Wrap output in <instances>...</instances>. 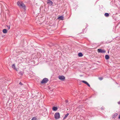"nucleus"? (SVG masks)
<instances>
[{
	"mask_svg": "<svg viewBox=\"0 0 120 120\" xmlns=\"http://www.w3.org/2000/svg\"><path fill=\"white\" fill-rule=\"evenodd\" d=\"M54 117L56 119H59L60 117L59 113L58 112L55 113L54 114Z\"/></svg>",
	"mask_w": 120,
	"mask_h": 120,
	"instance_id": "3",
	"label": "nucleus"
},
{
	"mask_svg": "<svg viewBox=\"0 0 120 120\" xmlns=\"http://www.w3.org/2000/svg\"><path fill=\"white\" fill-rule=\"evenodd\" d=\"M58 109V108L57 107H53L52 108V110L54 111H56Z\"/></svg>",
	"mask_w": 120,
	"mask_h": 120,
	"instance_id": "10",
	"label": "nucleus"
},
{
	"mask_svg": "<svg viewBox=\"0 0 120 120\" xmlns=\"http://www.w3.org/2000/svg\"><path fill=\"white\" fill-rule=\"evenodd\" d=\"M6 26L7 27V28L8 29V30H9L10 28V26H8V25H6Z\"/></svg>",
	"mask_w": 120,
	"mask_h": 120,
	"instance_id": "20",
	"label": "nucleus"
},
{
	"mask_svg": "<svg viewBox=\"0 0 120 120\" xmlns=\"http://www.w3.org/2000/svg\"><path fill=\"white\" fill-rule=\"evenodd\" d=\"M19 74L20 75H22L23 74V73L21 72V71H20V72L19 73Z\"/></svg>",
	"mask_w": 120,
	"mask_h": 120,
	"instance_id": "18",
	"label": "nucleus"
},
{
	"mask_svg": "<svg viewBox=\"0 0 120 120\" xmlns=\"http://www.w3.org/2000/svg\"><path fill=\"white\" fill-rule=\"evenodd\" d=\"M118 114L117 113H116L114 115H113L112 116V118H116V117L117 116Z\"/></svg>",
	"mask_w": 120,
	"mask_h": 120,
	"instance_id": "8",
	"label": "nucleus"
},
{
	"mask_svg": "<svg viewBox=\"0 0 120 120\" xmlns=\"http://www.w3.org/2000/svg\"><path fill=\"white\" fill-rule=\"evenodd\" d=\"M118 118L119 119H120V115H119V117H118Z\"/></svg>",
	"mask_w": 120,
	"mask_h": 120,
	"instance_id": "25",
	"label": "nucleus"
},
{
	"mask_svg": "<svg viewBox=\"0 0 120 120\" xmlns=\"http://www.w3.org/2000/svg\"><path fill=\"white\" fill-rule=\"evenodd\" d=\"M49 81V79L48 78H44L42 81L41 82V83L42 84L46 83Z\"/></svg>",
	"mask_w": 120,
	"mask_h": 120,
	"instance_id": "2",
	"label": "nucleus"
},
{
	"mask_svg": "<svg viewBox=\"0 0 120 120\" xmlns=\"http://www.w3.org/2000/svg\"><path fill=\"white\" fill-rule=\"evenodd\" d=\"M11 67L12 68H13L15 70H16V69L15 68V64H13L12 65Z\"/></svg>",
	"mask_w": 120,
	"mask_h": 120,
	"instance_id": "13",
	"label": "nucleus"
},
{
	"mask_svg": "<svg viewBox=\"0 0 120 120\" xmlns=\"http://www.w3.org/2000/svg\"><path fill=\"white\" fill-rule=\"evenodd\" d=\"M69 113H67L64 116L63 118V120H64L69 115Z\"/></svg>",
	"mask_w": 120,
	"mask_h": 120,
	"instance_id": "15",
	"label": "nucleus"
},
{
	"mask_svg": "<svg viewBox=\"0 0 120 120\" xmlns=\"http://www.w3.org/2000/svg\"><path fill=\"white\" fill-rule=\"evenodd\" d=\"M47 3L50 5L52 6L53 5L52 4H53V3L50 0H47Z\"/></svg>",
	"mask_w": 120,
	"mask_h": 120,
	"instance_id": "6",
	"label": "nucleus"
},
{
	"mask_svg": "<svg viewBox=\"0 0 120 120\" xmlns=\"http://www.w3.org/2000/svg\"><path fill=\"white\" fill-rule=\"evenodd\" d=\"M83 54L81 52H79L78 54V55L79 57H81L83 56Z\"/></svg>",
	"mask_w": 120,
	"mask_h": 120,
	"instance_id": "12",
	"label": "nucleus"
},
{
	"mask_svg": "<svg viewBox=\"0 0 120 120\" xmlns=\"http://www.w3.org/2000/svg\"><path fill=\"white\" fill-rule=\"evenodd\" d=\"M17 4L20 7H21L23 8L24 9H25L26 6L24 3L18 1L17 2Z\"/></svg>",
	"mask_w": 120,
	"mask_h": 120,
	"instance_id": "1",
	"label": "nucleus"
},
{
	"mask_svg": "<svg viewBox=\"0 0 120 120\" xmlns=\"http://www.w3.org/2000/svg\"><path fill=\"white\" fill-rule=\"evenodd\" d=\"M105 58L106 60H108L109 58V56L108 55H106L105 56Z\"/></svg>",
	"mask_w": 120,
	"mask_h": 120,
	"instance_id": "11",
	"label": "nucleus"
},
{
	"mask_svg": "<svg viewBox=\"0 0 120 120\" xmlns=\"http://www.w3.org/2000/svg\"><path fill=\"white\" fill-rule=\"evenodd\" d=\"M101 110H103L104 109L102 107H101Z\"/></svg>",
	"mask_w": 120,
	"mask_h": 120,
	"instance_id": "23",
	"label": "nucleus"
},
{
	"mask_svg": "<svg viewBox=\"0 0 120 120\" xmlns=\"http://www.w3.org/2000/svg\"><path fill=\"white\" fill-rule=\"evenodd\" d=\"M58 78L60 79L63 81L65 79V77L63 75L59 76Z\"/></svg>",
	"mask_w": 120,
	"mask_h": 120,
	"instance_id": "5",
	"label": "nucleus"
},
{
	"mask_svg": "<svg viewBox=\"0 0 120 120\" xmlns=\"http://www.w3.org/2000/svg\"><path fill=\"white\" fill-rule=\"evenodd\" d=\"M19 84L21 85H23V84L21 82H20L19 83Z\"/></svg>",
	"mask_w": 120,
	"mask_h": 120,
	"instance_id": "21",
	"label": "nucleus"
},
{
	"mask_svg": "<svg viewBox=\"0 0 120 120\" xmlns=\"http://www.w3.org/2000/svg\"><path fill=\"white\" fill-rule=\"evenodd\" d=\"M64 17L62 16H61L57 18V19L61 20H63L64 19Z\"/></svg>",
	"mask_w": 120,
	"mask_h": 120,
	"instance_id": "9",
	"label": "nucleus"
},
{
	"mask_svg": "<svg viewBox=\"0 0 120 120\" xmlns=\"http://www.w3.org/2000/svg\"><path fill=\"white\" fill-rule=\"evenodd\" d=\"M3 32L4 34H6L7 33V31L6 29H4L3 30Z\"/></svg>",
	"mask_w": 120,
	"mask_h": 120,
	"instance_id": "14",
	"label": "nucleus"
},
{
	"mask_svg": "<svg viewBox=\"0 0 120 120\" xmlns=\"http://www.w3.org/2000/svg\"><path fill=\"white\" fill-rule=\"evenodd\" d=\"M118 104L120 105V101L118 102Z\"/></svg>",
	"mask_w": 120,
	"mask_h": 120,
	"instance_id": "22",
	"label": "nucleus"
},
{
	"mask_svg": "<svg viewBox=\"0 0 120 120\" xmlns=\"http://www.w3.org/2000/svg\"><path fill=\"white\" fill-rule=\"evenodd\" d=\"M99 79L100 80H102L103 79V78L102 77L99 78Z\"/></svg>",
	"mask_w": 120,
	"mask_h": 120,
	"instance_id": "19",
	"label": "nucleus"
},
{
	"mask_svg": "<svg viewBox=\"0 0 120 120\" xmlns=\"http://www.w3.org/2000/svg\"><path fill=\"white\" fill-rule=\"evenodd\" d=\"M82 82L86 84L88 86L90 87V86L89 84L86 81H82Z\"/></svg>",
	"mask_w": 120,
	"mask_h": 120,
	"instance_id": "7",
	"label": "nucleus"
},
{
	"mask_svg": "<svg viewBox=\"0 0 120 120\" xmlns=\"http://www.w3.org/2000/svg\"><path fill=\"white\" fill-rule=\"evenodd\" d=\"M31 120H37V119L35 117H33Z\"/></svg>",
	"mask_w": 120,
	"mask_h": 120,
	"instance_id": "17",
	"label": "nucleus"
},
{
	"mask_svg": "<svg viewBox=\"0 0 120 120\" xmlns=\"http://www.w3.org/2000/svg\"><path fill=\"white\" fill-rule=\"evenodd\" d=\"M65 102L66 103H68V100H65Z\"/></svg>",
	"mask_w": 120,
	"mask_h": 120,
	"instance_id": "24",
	"label": "nucleus"
},
{
	"mask_svg": "<svg viewBox=\"0 0 120 120\" xmlns=\"http://www.w3.org/2000/svg\"><path fill=\"white\" fill-rule=\"evenodd\" d=\"M97 51L99 53H104L105 52L104 50H102L101 49H98L97 50Z\"/></svg>",
	"mask_w": 120,
	"mask_h": 120,
	"instance_id": "4",
	"label": "nucleus"
},
{
	"mask_svg": "<svg viewBox=\"0 0 120 120\" xmlns=\"http://www.w3.org/2000/svg\"><path fill=\"white\" fill-rule=\"evenodd\" d=\"M104 15L106 17H108L109 15V14L108 13H105L104 14Z\"/></svg>",
	"mask_w": 120,
	"mask_h": 120,
	"instance_id": "16",
	"label": "nucleus"
}]
</instances>
